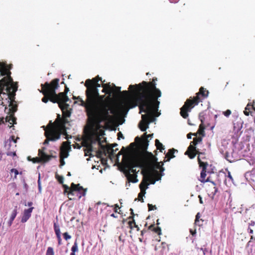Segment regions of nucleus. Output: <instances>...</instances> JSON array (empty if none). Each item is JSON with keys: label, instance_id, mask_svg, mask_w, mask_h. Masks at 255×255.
I'll list each match as a JSON object with an SVG mask.
<instances>
[{"label": "nucleus", "instance_id": "obj_8", "mask_svg": "<svg viewBox=\"0 0 255 255\" xmlns=\"http://www.w3.org/2000/svg\"><path fill=\"white\" fill-rule=\"evenodd\" d=\"M59 79L55 78L50 82L51 87V93L53 95L54 99L57 101L56 103L58 104L59 107V103L67 104L66 102L69 101V99L65 93L60 92L56 94V90L59 87Z\"/></svg>", "mask_w": 255, "mask_h": 255}, {"label": "nucleus", "instance_id": "obj_37", "mask_svg": "<svg viewBox=\"0 0 255 255\" xmlns=\"http://www.w3.org/2000/svg\"><path fill=\"white\" fill-rule=\"evenodd\" d=\"M71 252L76 253L78 252V246L77 241L75 240L74 242V245L71 248Z\"/></svg>", "mask_w": 255, "mask_h": 255}, {"label": "nucleus", "instance_id": "obj_27", "mask_svg": "<svg viewBox=\"0 0 255 255\" xmlns=\"http://www.w3.org/2000/svg\"><path fill=\"white\" fill-rule=\"evenodd\" d=\"M5 122L9 123L10 125H14L16 124V118L14 117V115L8 114L5 119Z\"/></svg>", "mask_w": 255, "mask_h": 255}, {"label": "nucleus", "instance_id": "obj_23", "mask_svg": "<svg viewBox=\"0 0 255 255\" xmlns=\"http://www.w3.org/2000/svg\"><path fill=\"white\" fill-rule=\"evenodd\" d=\"M83 146H85L86 148L84 149V155L85 156H89L90 157L93 156L91 152L93 151L92 141L91 143L84 142Z\"/></svg>", "mask_w": 255, "mask_h": 255}, {"label": "nucleus", "instance_id": "obj_63", "mask_svg": "<svg viewBox=\"0 0 255 255\" xmlns=\"http://www.w3.org/2000/svg\"><path fill=\"white\" fill-rule=\"evenodd\" d=\"M13 220H11L10 219L9 220V221H8V225L9 227H10L12 224V222H13Z\"/></svg>", "mask_w": 255, "mask_h": 255}, {"label": "nucleus", "instance_id": "obj_33", "mask_svg": "<svg viewBox=\"0 0 255 255\" xmlns=\"http://www.w3.org/2000/svg\"><path fill=\"white\" fill-rule=\"evenodd\" d=\"M27 159L29 161H32L33 163L43 162V160L42 159L41 156H39V157L32 158V159L30 158V156H28Z\"/></svg>", "mask_w": 255, "mask_h": 255}, {"label": "nucleus", "instance_id": "obj_48", "mask_svg": "<svg viewBox=\"0 0 255 255\" xmlns=\"http://www.w3.org/2000/svg\"><path fill=\"white\" fill-rule=\"evenodd\" d=\"M10 172L11 173H13L14 172V178H16V176L18 174L19 172L18 171V170L15 168H12L10 170Z\"/></svg>", "mask_w": 255, "mask_h": 255}, {"label": "nucleus", "instance_id": "obj_28", "mask_svg": "<svg viewBox=\"0 0 255 255\" xmlns=\"http://www.w3.org/2000/svg\"><path fill=\"white\" fill-rule=\"evenodd\" d=\"M71 148L70 142L69 141H64L62 143L60 150L63 152L64 150L65 151H69Z\"/></svg>", "mask_w": 255, "mask_h": 255}, {"label": "nucleus", "instance_id": "obj_19", "mask_svg": "<svg viewBox=\"0 0 255 255\" xmlns=\"http://www.w3.org/2000/svg\"><path fill=\"white\" fill-rule=\"evenodd\" d=\"M207 166L206 164H204L203 163H200V167L202 168V170L200 173V178L199 180L203 183L210 182L209 178L208 177L207 179H205L206 176V172H207Z\"/></svg>", "mask_w": 255, "mask_h": 255}, {"label": "nucleus", "instance_id": "obj_15", "mask_svg": "<svg viewBox=\"0 0 255 255\" xmlns=\"http://www.w3.org/2000/svg\"><path fill=\"white\" fill-rule=\"evenodd\" d=\"M96 140L98 141V144L101 148V150H99L97 152L98 157H101L103 155L106 156L107 154H108L110 158L111 159L115 157L116 155L115 151H116L117 150H118V149H116L115 150L114 148H112L109 146H105L102 145L100 137H98Z\"/></svg>", "mask_w": 255, "mask_h": 255}, {"label": "nucleus", "instance_id": "obj_13", "mask_svg": "<svg viewBox=\"0 0 255 255\" xmlns=\"http://www.w3.org/2000/svg\"><path fill=\"white\" fill-rule=\"evenodd\" d=\"M40 86L41 89L39 90V92L44 96L42 98V101L44 103H47L48 101L53 103H56L57 101L54 99L52 94L50 93L51 92L50 82H46L44 84H41Z\"/></svg>", "mask_w": 255, "mask_h": 255}, {"label": "nucleus", "instance_id": "obj_58", "mask_svg": "<svg viewBox=\"0 0 255 255\" xmlns=\"http://www.w3.org/2000/svg\"><path fill=\"white\" fill-rule=\"evenodd\" d=\"M120 208L119 205L118 204H116L115 205V208H114V211L115 212L117 213L118 212V210Z\"/></svg>", "mask_w": 255, "mask_h": 255}, {"label": "nucleus", "instance_id": "obj_6", "mask_svg": "<svg viewBox=\"0 0 255 255\" xmlns=\"http://www.w3.org/2000/svg\"><path fill=\"white\" fill-rule=\"evenodd\" d=\"M99 81L103 82L101 77L99 76L93 78L92 79H87L85 81V86L86 87L85 91L86 97H88L89 100H92L99 96L98 88L102 86L98 82Z\"/></svg>", "mask_w": 255, "mask_h": 255}, {"label": "nucleus", "instance_id": "obj_34", "mask_svg": "<svg viewBox=\"0 0 255 255\" xmlns=\"http://www.w3.org/2000/svg\"><path fill=\"white\" fill-rule=\"evenodd\" d=\"M113 85L114 88H113L112 93H113L115 95L121 93V87H117V86H115V85H114V84H113Z\"/></svg>", "mask_w": 255, "mask_h": 255}, {"label": "nucleus", "instance_id": "obj_50", "mask_svg": "<svg viewBox=\"0 0 255 255\" xmlns=\"http://www.w3.org/2000/svg\"><path fill=\"white\" fill-rule=\"evenodd\" d=\"M223 114L225 116L228 117L231 114V111L230 110H227L223 112Z\"/></svg>", "mask_w": 255, "mask_h": 255}, {"label": "nucleus", "instance_id": "obj_46", "mask_svg": "<svg viewBox=\"0 0 255 255\" xmlns=\"http://www.w3.org/2000/svg\"><path fill=\"white\" fill-rule=\"evenodd\" d=\"M147 206L148 207V211H149L154 210H156L157 209L155 205H152V204H148Z\"/></svg>", "mask_w": 255, "mask_h": 255}, {"label": "nucleus", "instance_id": "obj_9", "mask_svg": "<svg viewBox=\"0 0 255 255\" xmlns=\"http://www.w3.org/2000/svg\"><path fill=\"white\" fill-rule=\"evenodd\" d=\"M145 159L143 160L145 162V167L147 169V173L149 171L152 175V171L155 169H159L160 171H163L164 168L162 167L163 163L157 161V158L154 156L151 152H146Z\"/></svg>", "mask_w": 255, "mask_h": 255}, {"label": "nucleus", "instance_id": "obj_59", "mask_svg": "<svg viewBox=\"0 0 255 255\" xmlns=\"http://www.w3.org/2000/svg\"><path fill=\"white\" fill-rule=\"evenodd\" d=\"M118 139H120V137L122 138H124V137L123 135V134L121 132H119L118 133Z\"/></svg>", "mask_w": 255, "mask_h": 255}, {"label": "nucleus", "instance_id": "obj_41", "mask_svg": "<svg viewBox=\"0 0 255 255\" xmlns=\"http://www.w3.org/2000/svg\"><path fill=\"white\" fill-rule=\"evenodd\" d=\"M75 192H74L73 190L70 189V191H68L67 195L70 196V197H69V199L70 200H74L75 198L74 197H72V196H73L75 195Z\"/></svg>", "mask_w": 255, "mask_h": 255}, {"label": "nucleus", "instance_id": "obj_61", "mask_svg": "<svg viewBox=\"0 0 255 255\" xmlns=\"http://www.w3.org/2000/svg\"><path fill=\"white\" fill-rule=\"evenodd\" d=\"M69 91V88L67 86H65L64 92L63 93H65V94L67 95V93Z\"/></svg>", "mask_w": 255, "mask_h": 255}, {"label": "nucleus", "instance_id": "obj_56", "mask_svg": "<svg viewBox=\"0 0 255 255\" xmlns=\"http://www.w3.org/2000/svg\"><path fill=\"white\" fill-rule=\"evenodd\" d=\"M121 93L125 96H127L129 94V92L128 91H123V92H121Z\"/></svg>", "mask_w": 255, "mask_h": 255}, {"label": "nucleus", "instance_id": "obj_31", "mask_svg": "<svg viewBox=\"0 0 255 255\" xmlns=\"http://www.w3.org/2000/svg\"><path fill=\"white\" fill-rule=\"evenodd\" d=\"M202 140V136H199V137H195L193 138V140L191 142L190 145H192L196 147V145L201 142Z\"/></svg>", "mask_w": 255, "mask_h": 255}, {"label": "nucleus", "instance_id": "obj_55", "mask_svg": "<svg viewBox=\"0 0 255 255\" xmlns=\"http://www.w3.org/2000/svg\"><path fill=\"white\" fill-rule=\"evenodd\" d=\"M200 250L203 252V255H206V253L208 252L206 248H201Z\"/></svg>", "mask_w": 255, "mask_h": 255}, {"label": "nucleus", "instance_id": "obj_57", "mask_svg": "<svg viewBox=\"0 0 255 255\" xmlns=\"http://www.w3.org/2000/svg\"><path fill=\"white\" fill-rule=\"evenodd\" d=\"M153 228H155L154 224H152L148 227L147 230H151L153 231Z\"/></svg>", "mask_w": 255, "mask_h": 255}, {"label": "nucleus", "instance_id": "obj_49", "mask_svg": "<svg viewBox=\"0 0 255 255\" xmlns=\"http://www.w3.org/2000/svg\"><path fill=\"white\" fill-rule=\"evenodd\" d=\"M63 187L64 188V193L65 194V193H68V191H70V187H69V186H68L67 185H63Z\"/></svg>", "mask_w": 255, "mask_h": 255}, {"label": "nucleus", "instance_id": "obj_47", "mask_svg": "<svg viewBox=\"0 0 255 255\" xmlns=\"http://www.w3.org/2000/svg\"><path fill=\"white\" fill-rule=\"evenodd\" d=\"M63 235L64 239L66 241H67L71 238V236L70 235H68L67 232L64 233L63 234Z\"/></svg>", "mask_w": 255, "mask_h": 255}, {"label": "nucleus", "instance_id": "obj_53", "mask_svg": "<svg viewBox=\"0 0 255 255\" xmlns=\"http://www.w3.org/2000/svg\"><path fill=\"white\" fill-rule=\"evenodd\" d=\"M65 164V162L63 159V158H60V167H61L62 166H63Z\"/></svg>", "mask_w": 255, "mask_h": 255}, {"label": "nucleus", "instance_id": "obj_11", "mask_svg": "<svg viewBox=\"0 0 255 255\" xmlns=\"http://www.w3.org/2000/svg\"><path fill=\"white\" fill-rule=\"evenodd\" d=\"M185 154L188 155L190 159L194 158L196 154H198L197 160L199 165L200 166V163H203L206 164L207 166H208L205 153L199 151V149L196 148V147L192 145H190L188 147L187 150L185 152Z\"/></svg>", "mask_w": 255, "mask_h": 255}, {"label": "nucleus", "instance_id": "obj_60", "mask_svg": "<svg viewBox=\"0 0 255 255\" xmlns=\"http://www.w3.org/2000/svg\"><path fill=\"white\" fill-rule=\"evenodd\" d=\"M190 232L191 234L193 236H194L196 233V232L195 230L193 231L191 229L190 230Z\"/></svg>", "mask_w": 255, "mask_h": 255}, {"label": "nucleus", "instance_id": "obj_5", "mask_svg": "<svg viewBox=\"0 0 255 255\" xmlns=\"http://www.w3.org/2000/svg\"><path fill=\"white\" fill-rule=\"evenodd\" d=\"M11 67V64L7 65L6 63L0 62V72L2 75L7 76L2 78L0 81V87L2 91L9 87L18 86L17 83L14 82L10 77V70Z\"/></svg>", "mask_w": 255, "mask_h": 255}, {"label": "nucleus", "instance_id": "obj_35", "mask_svg": "<svg viewBox=\"0 0 255 255\" xmlns=\"http://www.w3.org/2000/svg\"><path fill=\"white\" fill-rule=\"evenodd\" d=\"M128 219H129V220H131V221H128V224L129 228L131 230H132L134 228V223H135V220L133 219V216H129L128 218Z\"/></svg>", "mask_w": 255, "mask_h": 255}, {"label": "nucleus", "instance_id": "obj_7", "mask_svg": "<svg viewBox=\"0 0 255 255\" xmlns=\"http://www.w3.org/2000/svg\"><path fill=\"white\" fill-rule=\"evenodd\" d=\"M67 118L60 117L59 114L57 115V118L54 122L50 121L48 125H50V127L52 128L57 133H59L61 136V134L66 135V139H68L69 137L67 135L66 128L65 125L68 123Z\"/></svg>", "mask_w": 255, "mask_h": 255}, {"label": "nucleus", "instance_id": "obj_1", "mask_svg": "<svg viewBox=\"0 0 255 255\" xmlns=\"http://www.w3.org/2000/svg\"><path fill=\"white\" fill-rule=\"evenodd\" d=\"M157 78H153L151 82L142 81L138 84L130 85L129 90L131 94L136 97V102L141 112L151 113L153 110H158L160 102L158 98L161 96L160 90L156 87L155 81Z\"/></svg>", "mask_w": 255, "mask_h": 255}, {"label": "nucleus", "instance_id": "obj_39", "mask_svg": "<svg viewBox=\"0 0 255 255\" xmlns=\"http://www.w3.org/2000/svg\"><path fill=\"white\" fill-rule=\"evenodd\" d=\"M204 129H205V128L204 127V126H203L202 124H201L200 126H199V128L198 130V133L200 134V135H202V136H204V135H205V133H204Z\"/></svg>", "mask_w": 255, "mask_h": 255}, {"label": "nucleus", "instance_id": "obj_29", "mask_svg": "<svg viewBox=\"0 0 255 255\" xmlns=\"http://www.w3.org/2000/svg\"><path fill=\"white\" fill-rule=\"evenodd\" d=\"M177 152V150L174 148H171L168 150V151L166 154V157L167 158V161H169L170 159L173 158L175 157L174 154L175 152Z\"/></svg>", "mask_w": 255, "mask_h": 255}, {"label": "nucleus", "instance_id": "obj_62", "mask_svg": "<svg viewBox=\"0 0 255 255\" xmlns=\"http://www.w3.org/2000/svg\"><path fill=\"white\" fill-rule=\"evenodd\" d=\"M147 231H148V230H145V229H143V230H142V231H141V236H143V235H144V234L145 233H146V232H147Z\"/></svg>", "mask_w": 255, "mask_h": 255}, {"label": "nucleus", "instance_id": "obj_17", "mask_svg": "<svg viewBox=\"0 0 255 255\" xmlns=\"http://www.w3.org/2000/svg\"><path fill=\"white\" fill-rule=\"evenodd\" d=\"M206 191L209 197L213 199L214 196L218 191L216 184L214 182H210L206 187Z\"/></svg>", "mask_w": 255, "mask_h": 255}, {"label": "nucleus", "instance_id": "obj_38", "mask_svg": "<svg viewBox=\"0 0 255 255\" xmlns=\"http://www.w3.org/2000/svg\"><path fill=\"white\" fill-rule=\"evenodd\" d=\"M17 207H15V209L12 211V212L10 215V219L11 220L13 221L17 215Z\"/></svg>", "mask_w": 255, "mask_h": 255}, {"label": "nucleus", "instance_id": "obj_25", "mask_svg": "<svg viewBox=\"0 0 255 255\" xmlns=\"http://www.w3.org/2000/svg\"><path fill=\"white\" fill-rule=\"evenodd\" d=\"M70 189L73 190L74 192L82 191V195L84 196L86 195V189H84L83 187L80 186L79 184H75L74 183H72L71 184Z\"/></svg>", "mask_w": 255, "mask_h": 255}, {"label": "nucleus", "instance_id": "obj_3", "mask_svg": "<svg viewBox=\"0 0 255 255\" xmlns=\"http://www.w3.org/2000/svg\"><path fill=\"white\" fill-rule=\"evenodd\" d=\"M209 94V91L206 89L201 87L199 89V91L196 93V96L186 100L184 105L180 109V115L184 119L188 117V113L191 112V110L200 102H202L203 100L207 98Z\"/></svg>", "mask_w": 255, "mask_h": 255}, {"label": "nucleus", "instance_id": "obj_44", "mask_svg": "<svg viewBox=\"0 0 255 255\" xmlns=\"http://www.w3.org/2000/svg\"><path fill=\"white\" fill-rule=\"evenodd\" d=\"M153 231L156 233L157 235H160L161 234V230L160 227H155L153 229Z\"/></svg>", "mask_w": 255, "mask_h": 255}, {"label": "nucleus", "instance_id": "obj_43", "mask_svg": "<svg viewBox=\"0 0 255 255\" xmlns=\"http://www.w3.org/2000/svg\"><path fill=\"white\" fill-rule=\"evenodd\" d=\"M68 152L69 151H65L64 150L63 152L61 150H60V158H67L69 155Z\"/></svg>", "mask_w": 255, "mask_h": 255}, {"label": "nucleus", "instance_id": "obj_21", "mask_svg": "<svg viewBox=\"0 0 255 255\" xmlns=\"http://www.w3.org/2000/svg\"><path fill=\"white\" fill-rule=\"evenodd\" d=\"M124 173L125 174V176H126L128 182L126 183V186L130 185V182L132 183H136L138 182V179H137V175H133L130 173H129V170H124Z\"/></svg>", "mask_w": 255, "mask_h": 255}, {"label": "nucleus", "instance_id": "obj_54", "mask_svg": "<svg viewBox=\"0 0 255 255\" xmlns=\"http://www.w3.org/2000/svg\"><path fill=\"white\" fill-rule=\"evenodd\" d=\"M200 218V214L199 213H198L197 214V215H196V218H195V223H197L199 221Z\"/></svg>", "mask_w": 255, "mask_h": 255}, {"label": "nucleus", "instance_id": "obj_51", "mask_svg": "<svg viewBox=\"0 0 255 255\" xmlns=\"http://www.w3.org/2000/svg\"><path fill=\"white\" fill-rule=\"evenodd\" d=\"M153 136V134H149L148 135L146 134V133H144L143 135V136L142 138H146L147 139V138L150 137L151 138Z\"/></svg>", "mask_w": 255, "mask_h": 255}, {"label": "nucleus", "instance_id": "obj_16", "mask_svg": "<svg viewBox=\"0 0 255 255\" xmlns=\"http://www.w3.org/2000/svg\"><path fill=\"white\" fill-rule=\"evenodd\" d=\"M155 180H154L151 175L150 172H148L146 175L143 174V179L140 184H139V188L140 191H141V188H144V191L147 188V186L149 185L148 182H150L151 184H154L155 182Z\"/></svg>", "mask_w": 255, "mask_h": 255}, {"label": "nucleus", "instance_id": "obj_24", "mask_svg": "<svg viewBox=\"0 0 255 255\" xmlns=\"http://www.w3.org/2000/svg\"><path fill=\"white\" fill-rule=\"evenodd\" d=\"M33 209L34 207H32L28 209H25L24 210L23 214L21 220L22 223L26 222L30 218Z\"/></svg>", "mask_w": 255, "mask_h": 255}, {"label": "nucleus", "instance_id": "obj_36", "mask_svg": "<svg viewBox=\"0 0 255 255\" xmlns=\"http://www.w3.org/2000/svg\"><path fill=\"white\" fill-rule=\"evenodd\" d=\"M145 194V191H144V188H141V191H140V192L138 195V199L139 201H140L141 202H143V196Z\"/></svg>", "mask_w": 255, "mask_h": 255}, {"label": "nucleus", "instance_id": "obj_18", "mask_svg": "<svg viewBox=\"0 0 255 255\" xmlns=\"http://www.w3.org/2000/svg\"><path fill=\"white\" fill-rule=\"evenodd\" d=\"M135 141H140V146L142 149V150L144 152V155L142 158L143 160L145 159V156H147L146 155V151L148 145V141L146 138H142V139H141L138 136H136L135 138Z\"/></svg>", "mask_w": 255, "mask_h": 255}, {"label": "nucleus", "instance_id": "obj_40", "mask_svg": "<svg viewBox=\"0 0 255 255\" xmlns=\"http://www.w3.org/2000/svg\"><path fill=\"white\" fill-rule=\"evenodd\" d=\"M252 105H251V104H248L247 105V107H246L245 110L244 111V114L246 116H249L250 113V108H249V107L252 106Z\"/></svg>", "mask_w": 255, "mask_h": 255}, {"label": "nucleus", "instance_id": "obj_64", "mask_svg": "<svg viewBox=\"0 0 255 255\" xmlns=\"http://www.w3.org/2000/svg\"><path fill=\"white\" fill-rule=\"evenodd\" d=\"M192 135V133H191V132H190L188 134H187V138L191 139Z\"/></svg>", "mask_w": 255, "mask_h": 255}, {"label": "nucleus", "instance_id": "obj_2", "mask_svg": "<svg viewBox=\"0 0 255 255\" xmlns=\"http://www.w3.org/2000/svg\"><path fill=\"white\" fill-rule=\"evenodd\" d=\"M104 98L105 96L100 95L99 93V96L96 97L92 100H89L88 97H86L85 101L80 97H74V99L79 100L80 106L85 107L89 123L93 127L100 126L103 122H109L112 119L109 112L110 108L104 102Z\"/></svg>", "mask_w": 255, "mask_h": 255}, {"label": "nucleus", "instance_id": "obj_30", "mask_svg": "<svg viewBox=\"0 0 255 255\" xmlns=\"http://www.w3.org/2000/svg\"><path fill=\"white\" fill-rule=\"evenodd\" d=\"M105 80L103 82H102V87L105 89H106L107 91L109 93V94L110 95L112 93L113 88L112 87L110 83L105 84Z\"/></svg>", "mask_w": 255, "mask_h": 255}, {"label": "nucleus", "instance_id": "obj_45", "mask_svg": "<svg viewBox=\"0 0 255 255\" xmlns=\"http://www.w3.org/2000/svg\"><path fill=\"white\" fill-rule=\"evenodd\" d=\"M56 178L57 179V180L58 181V182L60 184H62L63 183L64 178H63V176H59V175L56 174Z\"/></svg>", "mask_w": 255, "mask_h": 255}, {"label": "nucleus", "instance_id": "obj_12", "mask_svg": "<svg viewBox=\"0 0 255 255\" xmlns=\"http://www.w3.org/2000/svg\"><path fill=\"white\" fill-rule=\"evenodd\" d=\"M18 86L9 87L7 88V89H5V91L7 94L8 98L9 100V104L8 114L14 115L15 112L17 110V104L16 101H15V93L17 90Z\"/></svg>", "mask_w": 255, "mask_h": 255}, {"label": "nucleus", "instance_id": "obj_52", "mask_svg": "<svg viewBox=\"0 0 255 255\" xmlns=\"http://www.w3.org/2000/svg\"><path fill=\"white\" fill-rule=\"evenodd\" d=\"M226 177H227V178L229 179V181L233 182V177L231 175V172L230 171L228 172V175L226 176Z\"/></svg>", "mask_w": 255, "mask_h": 255}, {"label": "nucleus", "instance_id": "obj_4", "mask_svg": "<svg viewBox=\"0 0 255 255\" xmlns=\"http://www.w3.org/2000/svg\"><path fill=\"white\" fill-rule=\"evenodd\" d=\"M123 171L129 170V173H132L136 175V171L134 167H140L145 168V162L142 157L135 152H130L125 154L123 157Z\"/></svg>", "mask_w": 255, "mask_h": 255}, {"label": "nucleus", "instance_id": "obj_42", "mask_svg": "<svg viewBox=\"0 0 255 255\" xmlns=\"http://www.w3.org/2000/svg\"><path fill=\"white\" fill-rule=\"evenodd\" d=\"M46 255H54L53 249L52 247H48L47 248Z\"/></svg>", "mask_w": 255, "mask_h": 255}, {"label": "nucleus", "instance_id": "obj_32", "mask_svg": "<svg viewBox=\"0 0 255 255\" xmlns=\"http://www.w3.org/2000/svg\"><path fill=\"white\" fill-rule=\"evenodd\" d=\"M155 144L157 149L159 150L160 152H162V150L164 149V146L157 139L155 140Z\"/></svg>", "mask_w": 255, "mask_h": 255}, {"label": "nucleus", "instance_id": "obj_20", "mask_svg": "<svg viewBox=\"0 0 255 255\" xmlns=\"http://www.w3.org/2000/svg\"><path fill=\"white\" fill-rule=\"evenodd\" d=\"M46 148L45 147H42L41 149H39L38 150V156H42V159L43 160V162H47L51 160L52 158H55V156H53L52 155H47L45 151L46 150Z\"/></svg>", "mask_w": 255, "mask_h": 255}, {"label": "nucleus", "instance_id": "obj_10", "mask_svg": "<svg viewBox=\"0 0 255 255\" xmlns=\"http://www.w3.org/2000/svg\"><path fill=\"white\" fill-rule=\"evenodd\" d=\"M141 112V113H142ZM146 114L142 115L141 121L138 125L140 129L144 131L148 128V125L153 122L155 117H158L160 115V113L158 112V110H153L151 113L148 112H143Z\"/></svg>", "mask_w": 255, "mask_h": 255}, {"label": "nucleus", "instance_id": "obj_14", "mask_svg": "<svg viewBox=\"0 0 255 255\" xmlns=\"http://www.w3.org/2000/svg\"><path fill=\"white\" fill-rule=\"evenodd\" d=\"M50 125H47V126H43L42 128L44 130V135L46 137V139L44 140L43 144H47L49 143V141H56L60 138V135L59 133H57L52 128Z\"/></svg>", "mask_w": 255, "mask_h": 255}, {"label": "nucleus", "instance_id": "obj_22", "mask_svg": "<svg viewBox=\"0 0 255 255\" xmlns=\"http://www.w3.org/2000/svg\"><path fill=\"white\" fill-rule=\"evenodd\" d=\"M69 105L68 104L59 103V108L62 112L63 117L68 118L71 115L70 111L68 109Z\"/></svg>", "mask_w": 255, "mask_h": 255}, {"label": "nucleus", "instance_id": "obj_26", "mask_svg": "<svg viewBox=\"0 0 255 255\" xmlns=\"http://www.w3.org/2000/svg\"><path fill=\"white\" fill-rule=\"evenodd\" d=\"M54 229L56 235V237L58 239V243L59 245H61V233L60 228L58 225H57L56 223H54Z\"/></svg>", "mask_w": 255, "mask_h": 255}]
</instances>
